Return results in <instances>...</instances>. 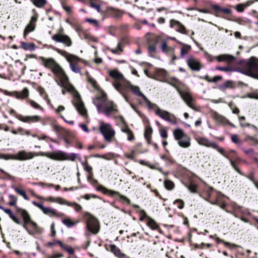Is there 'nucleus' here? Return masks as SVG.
Segmentation results:
<instances>
[{
	"label": "nucleus",
	"mask_w": 258,
	"mask_h": 258,
	"mask_svg": "<svg viewBox=\"0 0 258 258\" xmlns=\"http://www.w3.org/2000/svg\"><path fill=\"white\" fill-rule=\"evenodd\" d=\"M35 156H46L51 159L54 160L64 161L70 160L75 161L76 159L81 160L80 156L76 153L68 154L62 151H57L54 152H27L25 151H21L17 154H7L6 160H27L33 158Z\"/></svg>",
	"instance_id": "f257e3e1"
},
{
	"label": "nucleus",
	"mask_w": 258,
	"mask_h": 258,
	"mask_svg": "<svg viewBox=\"0 0 258 258\" xmlns=\"http://www.w3.org/2000/svg\"><path fill=\"white\" fill-rule=\"evenodd\" d=\"M41 63L46 68L50 69L55 75V81L60 87L67 88L69 90L73 89L70 84L69 78L61 67L53 58H45L41 56L39 58Z\"/></svg>",
	"instance_id": "f03ea898"
},
{
	"label": "nucleus",
	"mask_w": 258,
	"mask_h": 258,
	"mask_svg": "<svg viewBox=\"0 0 258 258\" xmlns=\"http://www.w3.org/2000/svg\"><path fill=\"white\" fill-rule=\"evenodd\" d=\"M53 49L66 58L69 63L70 69L72 72L76 74L81 72V68L79 64L84 61L83 59L77 55L68 53L66 50L57 48H53Z\"/></svg>",
	"instance_id": "7ed1b4c3"
},
{
	"label": "nucleus",
	"mask_w": 258,
	"mask_h": 258,
	"mask_svg": "<svg viewBox=\"0 0 258 258\" xmlns=\"http://www.w3.org/2000/svg\"><path fill=\"white\" fill-rule=\"evenodd\" d=\"M70 84L73 87V89L71 91H70L66 87H61L63 88L62 90V94L64 95L67 91L73 93L74 97L72 102L74 105L75 106L77 110L81 115L84 116H86L87 115V110L84 106V103L81 99V97L79 93L76 91L74 86L70 83Z\"/></svg>",
	"instance_id": "20e7f679"
},
{
	"label": "nucleus",
	"mask_w": 258,
	"mask_h": 258,
	"mask_svg": "<svg viewBox=\"0 0 258 258\" xmlns=\"http://www.w3.org/2000/svg\"><path fill=\"white\" fill-rule=\"evenodd\" d=\"M242 73L258 79V59L253 57L250 58L245 64Z\"/></svg>",
	"instance_id": "39448f33"
},
{
	"label": "nucleus",
	"mask_w": 258,
	"mask_h": 258,
	"mask_svg": "<svg viewBox=\"0 0 258 258\" xmlns=\"http://www.w3.org/2000/svg\"><path fill=\"white\" fill-rule=\"evenodd\" d=\"M99 129L106 141L109 143L112 142L115 137V131L110 124L101 122Z\"/></svg>",
	"instance_id": "423d86ee"
},
{
	"label": "nucleus",
	"mask_w": 258,
	"mask_h": 258,
	"mask_svg": "<svg viewBox=\"0 0 258 258\" xmlns=\"http://www.w3.org/2000/svg\"><path fill=\"white\" fill-rule=\"evenodd\" d=\"M173 134L175 139L178 141V144L182 148H186L190 146V138L180 128L173 131Z\"/></svg>",
	"instance_id": "0eeeda50"
},
{
	"label": "nucleus",
	"mask_w": 258,
	"mask_h": 258,
	"mask_svg": "<svg viewBox=\"0 0 258 258\" xmlns=\"http://www.w3.org/2000/svg\"><path fill=\"white\" fill-rule=\"evenodd\" d=\"M84 217L86 220L87 229L93 234H97L99 231V225L97 219L88 212L84 213Z\"/></svg>",
	"instance_id": "6e6552de"
},
{
	"label": "nucleus",
	"mask_w": 258,
	"mask_h": 258,
	"mask_svg": "<svg viewBox=\"0 0 258 258\" xmlns=\"http://www.w3.org/2000/svg\"><path fill=\"white\" fill-rule=\"evenodd\" d=\"M109 101L107 98L106 94L103 92H101L99 95L96 96L93 99V102L99 113H102L103 108Z\"/></svg>",
	"instance_id": "1a4fd4ad"
},
{
	"label": "nucleus",
	"mask_w": 258,
	"mask_h": 258,
	"mask_svg": "<svg viewBox=\"0 0 258 258\" xmlns=\"http://www.w3.org/2000/svg\"><path fill=\"white\" fill-rule=\"evenodd\" d=\"M156 115L161 117L162 119L169 122L172 124H176L177 121L175 116L169 112L162 110L157 107L155 110Z\"/></svg>",
	"instance_id": "9d476101"
},
{
	"label": "nucleus",
	"mask_w": 258,
	"mask_h": 258,
	"mask_svg": "<svg viewBox=\"0 0 258 258\" xmlns=\"http://www.w3.org/2000/svg\"><path fill=\"white\" fill-rule=\"evenodd\" d=\"M32 204L35 206L40 209L44 214L47 215L49 216H54L57 217H59L63 215V214L57 212L55 209L50 207H44L42 204L39 203L36 201H33Z\"/></svg>",
	"instance_id": "9b49d317"
},
{
	"label": "nucleus",
	"mask_w": 258,
	"mask_h": 258,
	"mask_svg": "<svg viewBox=\"0 0 258 258\" xmlns=\"http://www.w3.org/2000/svg\"><path fill=\"white\" fill-rule=\"evenodd\" d=\"M51 38L55 42L61 43L67 47H71L73 44L72 39L67 35L58 33L52 35Z\"/></svg>",
	"instance_id": "f8f14e48"
},
{
	"label": "nucleus",
	"mask_w": 258,
	"mask_h": 258,
	"mask_svg": "<svg viewBox=\"0 0 258 258\" xmlns=\"http://www.w3.org/2000/svg\"><path fill=\"white\" fill-rule=\"evenodd\" d=\"M38 15H35L31 18V20L28 25L26 26L24 31L23 36L26 38L27 35L30 32H33L35 29L36 23L37 21Z\"/></svg>",
	"instance_id": "ddd939ff"
},
{
	"label": "nucleus",
	"mask_w": 258,
	"mask_h": 258,
	"mask_svg": "<svg viewBox=\"0 0 258 258\" xmlns=\"http://www.w3.org/2000/svg\"><path fill=\"white\" fill-rule=\"evenodd\" d=\"M17 118L19 120L26 123L36 122L41 120V117L39 115L23 116L19 115L17 116Z\"/></svg>",
	"instance_id": "4468645a"
},
{
	"label": "nucleus",
	"mask_w": 258,
	"mask_h": 258,
	"mask_svg": "<svg viewBox=\"0 0 258 258\" xmlns=\"http://www.w3.org/2000/svg\"><path fill=\"white\" fill-rule=\"evenodd\" d=\"M20 212L24 220V223L23 225V228L28 232V233H33V232L28 228L27 226L28 224H30L32 221L29 215L25 210H21Z\"/></svg>",
	"instance_id": "2eb2a0df"
},
{
	"label": "nucleus",
	"mask_w": 258,
	"mask_h": 258,
	"mask_svg": "<svg viewBox=\"0 0 258 258\" xmlns=\"http://www.w3.org/2000/svg\"><path fill=\"white\" fill-rule=\"evenodd\" d=\"M188 66L193 71H200L201 66L200 62L193 56H189L186 60Z\"/></svg>",
	"instance_id": "dca6fc26"
},
{
	"label": "nucleus",
	"mask_w": 258,
	"mask_h": 258,
	"mask_svg": "<svg viewBox=\"0 0 258 258\" xmlns=\"http://www.w3.org/2000/svg\"><path fill=\"white\" fill-rule=\"evenodd\" d=\"M120 131L122 133L125 134L127 140L128 141H133L135 140V137L133 131L125 123H123V124L121 125Z\"/></svg>",
	"instance_id": "f3484780"
},
{
	"label": "nucleus",
	"mask_w": 258,
	"mask_h": 258,
	"mask_svg": "<svg viewBox=\"0 0 258 258\" xmlns=\"http://www.w3.org/2000/svg\"><path fill=\"white\" fill-rule=\"evenodd\" d=\"M117 111V109L116 105L112 101H109L103 108L102 113H104L107 116H109L111 113L116 112Z\"/></svg>",
	"instance_id": "a211bd4d"
},
{
	"label": "nucleus",
	"mask_w": 258,
	"mask_h": 258,
	"mask_svg": "<svg viewBox=\"0 0 258 258\" xmlns=\"http://www.w3.org/2000/svg\"><path fill=\"white\" fill-rule=\"evenodd\" d=\"M196 141L198 143L206 147L216 148L217 144L214 142L210 141L208 139L204 137H198L196 138Z\"/></svg>",
	"instance_id": "6ab92c4d"
},
{
	"label": "nucleus",
	"mask_w": 258,
	"mask_h": 258,
	"mask_svg": "<svg viewBox=\"0 0 258 258\" xmlns=\"http://www.w3.org/2000/svg\"><path fill=\"white\" fill-rule=\"evenodd\" d=\"M101 189L102 191H103V192L105 194H108L110 196H114L115 195H118L120 197V198L125 201L126 202L129 203H130V200L128 199H127L126 197L123 196V195H120L118 192L117 191H114V190H110V189H108L103 186H100L98 188V190H100Z\"/></svg>",
	"instance_id": "aec40b11"
},
{
	"label": "nucleus",
	"mask_w": 258,
	"mask_h": 258,
	"mask_svg": "<svg viewBox=\"0 0 258 258\" xmlns=\"http://www.w3.org/2000/svg\"><path fill=\"white\" fill-rule=\"evenodd\" d=\"M213 117L214 120L218 123L222 124L223 125L230 124L232 126L234 125L231 124L228 120L224 116L218 114L217 112H214L213 114Z\"/></svg>",
	"instance_id": "412c9836"
},
{
	"label": "nucleus",
	"mask_w": 258,
	"mask_h": 258,
	"mask_svg": "<svg viewBox=\"0 0 258 258\" xmlns=\"http://www.w3.org/2000/svg\"><path fill=\"white\" fill-rule=\"evenodd\" d=\"M46 201L50 202L52 203H56L60 205H67L68 206H71L70 203L61 197H53L51 196L47 197L45 199Z\"/></svg>",
	"instance_id": "4be33fe9"
},
{
	"label": "nucleus",
	"mask_w": 258,
	"mask_h": 258,
	"mask_svg": "<svg viewBox=\"0 0 258 258\" xmlns=\"http://www.w3.org/2000/svg\"><path fill=\"white\" fill-rule=\"evenodd\" d=\"M215 58H216V59L218 62L224 61L227 63H230L232 61H233V60H234L235 59V57L234 56H233L232 55H230V54H221V55L215 56Z\"/></svg>",
	"instance_id": "5701e85b"
},
{
	"label": "nucleus",
	"mask_w": 258,
	"mask_h": 258,
	"mask_svg": "<svg viewBox=\"0 0 258 258\" xmlns=\"http://www.w3.org/2000/svg\"><path fill=\"white\" fill-rule=\"evenodd\" d=\"M126 87L127 89L131 90L132 93L136 96L142 97L144 99V97H146L140 91V89L139 87L137 86H134L132 85L131 83H128L126 84Z\"/></svg>",
	"instance_id": "b1692460"
},
{
	"label": "nucleus",
	"mask_w": 258,
	"mask_h": 258,
	"mask_svg": "<svg viewBox=\"0 0 258 258\" xmlns=\"http://www.w3.org/2000/svg\"><path fill=\"white\" fill-rule=\"evenodd\" d=\"M109 75L114 80V81H122L124 79L122 74L117 70L110 71Z\"/></svg>",
	"instance_id": "393cba45"
},
{
	"label": "nucleus",
	"mask_w": 258,
	"mask_h": 258,
	"mask_svg": "<svg viewBox=\"0 0 258 258\" xmlns=\"http://www.w3.org/2000/svg\"><path fill=\"white\" fill-rule=\"evenodd\" d=\"M179 94L187 104L192 102L193 99L191 95L187 92L180 91Z\"/></svg>",
	"instance_id": "a878e982"
},
{
	"label": "nucleus",
	"mask_w": 258,
	"mask_h": 258,
	"mask_svg": "<svg viewBox=\"0 0 258 258\" xmlns=\"http://www.w3.org/2000/svg\"><path fill=\"white\" fill-rule=\"evenodd\" d=\"M6 214H7L11 218V219L15 222L16 223L18 224H21V220L20 219L17 218L14 214L12 213V211L10 209H5L4 210V211Z\"/></svg>",
	"instance_id": "bb28decb"
},
{
	"label": "nucleus",
	"mask_w": 258,
	"mask_h": 258,
	"mask_svg": "<svg viewBox=\"0 0 258 258\" xmlns=\"http://www.w3.org/2000/svg\"><path fill=\"white\" fill-rule=\"evenodd\" d=\"M109 50L113 54L120 55L123 51L122 44L118 43L116 47L110 48Z\"/></svg>",
	"instance_id": "cd10ccee"
},
{
	"label": "nucleus",
	"mask_w": 258,
	"mask_h": 258,
	"mask_svg": "<svg viewBox=\"0 0 258 258\" xmlns=\"http://www.w3.org/2000/svg\"><path fill=\"white\" fill-rule=\"evenodd\" d=\"M29 96V90L25 88L21 92H16V97L18 99H24Z\"/></svg>",
	"instance_id": "c85d7f7f"
},
{
	"label": "nucleus",
	"mask_w": 258,
	"mask_h": 258,
	"mask_svg": "<svg viewBox=\"0 0 258 258\" xmlns=\"http://www.w3.org/2000/svg\"><path fill=\"white\" fill-rule=\"evenodd\" d=\"M79 222V221L74 222L69 218L64 219L62 220V223L68 228H71L74 226L76 224L78 223Z\"/></svg>",
	"instance_id": "c756f323"
},
{
	"label": "nucleus",
	"mask_w": 258,
	"mask_h": 258,
	"mask_svg": "<svg viewBox=\"0 0 258 258\" xmlns=\"http://www.w3.org/2000/svg\"><path fill=\"white\" fill-rule=\"evenodd\" d=\"M152 133V128L151 126L146 127L144 134L145 138H146L148 144L150 143L151 139V134Z\"/></svg>",
	"instance_id": "7c9ffc66"
},
{
	"label": "nucleus",
	"mask_w": 258,
	"mask_h": 258,
	"mask_svg": "<svg viewBox=\"0 0 258 258\" xmlns=\"http://www.w3.org/2000/svg\"><path fill=\"white\" fill-rule=\"evenodd\" d=\"M30 224L31 225L32 227H33V229L31 231V232H33V233H29V234L30 235H34L36 233H38V234H40L42 232V229L38 227L37 224L33 222V221L31 222V223H30Z\"/></svg>",
	"instance_id": "2f4dec72"
},
{
	"label": "nucleus",
	"mask_w": 258,
	"mask_h": 258,
	"mask_svg": "<svg viewBox=\"0 0 258 258\" xmlns=\"http://www.w3.org/2000/svg\"><path fill=\"white\" fill-rule=\"evenodd\" d=\"M147 225L152 230H156L158 228V226L156 222L150 217H148Z\"/></svg>",
	"instance_id": "473e14b6"
},
{
	"label": "nucleus",
	"mask_w": 258,
	"mask_h": 258,
	"mask_svg": "<svg viewBox=\"0 0 258 258\" xmlns=\"http://www.w3.org/2000/svg\"><path fill=\"white\" fill-rule=\"evenodd\" d=\"M61 6L63 10L67 13L69 15H71L73 13V7L67 5L64 2L61 3Z\"/></svg>",
	"instance_id": "72a5a7b5"
},
{
	"label": "nucleus",
	"mask_w": 258,
	"mask_h": 258,
	"mask_svg": "<svg viewBox=\"0 0 258 258\" xmlns=\"http://www.w3.org/2000/svg\"><path fill=\"white\" fill-rule=\"evenodd\" d=\"M110 250L113 252L116 256L118 258L122 254L120 249L114 244H111L110 245Z\"/></svg>",
	"instance_id": "f704fd0d"
},
{
	"label": "nucleus",
	"mask_w": 258,
	"mask_h": 258,
	"mask_svg": "<svg viewBox=\"0 0 258 258\" xmlns=\"http://www.w3.org/2000/svg\"><path fill=\"white\" fill-rule=\"evenodd\" d=\"M27 102L33 108H34L36 109L40 110L41 111L44 110V109L42 107H41L39 104H38L37 102H36L35 101H34L33 100L29 99V100H28Z\"/></svg>",
	"instance_id": "c9c22d12"
},
{
	"label": "nucleus",
	"mask_w": 258,
	"mask_h": 258,
	"mask_svg": "<svg viewBox=\"0 0 258 258\" xmlns=\"http://www.w3.org/2000/svg\"><path fill=\"white\" fill-rule=\"evenodd\" d=\"M21 47L24 50H34V44L33 43H27L24 42H21Z\"/></svg>",
	"instance_id": "e433bc0d"
},
{
	"label": "nucleus",
	"mask_w": 258,
	"mask_h": 258,
	"mask_svg": "<svg viewBox=\"0 0 258 258\" xmlns=\"http://www.w3.org/2000/svg\"><path fill=\"white\" fill-rule=\"evenodd\" d=\"M191 49V47L189 45H184L180 50V56L181 57H184L187 54Z\"/></svg>",
	"instance_id": "4c0bfd02"
},
{
	"label": "nucleus",
	"mask_w": 258,
	"mask_h": 258,
	"mask_svg": "<svg viewBox=\"0 0 258 258\" xmlns=\"http://www.w3.org/2000/svg\"><path fill=\"white\" fill-rule=\"evenodd\" d=\"M32 2L35 6L38 8L43 7L47 3L46 0H33Z\"/></svg>",
	"instance_id": "58836bf2"
},
{
	"label": "nucleus",
	"mask_w": 258,
	"mask_h": 258,
	"mask_svg": "<svg viewBox=\"0 0 258 258\" xmlns=\"http://www.w3.org/2000/svg\"><path fill=\"white\" fill-rule=\"evenodd\" d=\"M164 184L165 188L168 190H171L174 187L173 182L169 180H165Z\"/></svg>",
	"instance_id": "ea45409f"
},
{
	"label": "nucleus",
	"mask_w": 258,
	"mask_h": 258,
	"mask_svg": "<svg viewBox=\"0 0 258 258\" xmlns=\"http://www.w3.org/2000/svg\"><path fill=\"white\" fill-rule=\"evenodd\" d=\"M14 190L17 192L18 194L22 196L25 200H28V198L26 194V192L24 190L20 189L17 187H14Z\"/></svg>",
	"instance_id": "a19ab883"
},
{
	"label": "nucleus",
	"mask_w": 258,
	"mask_h": 258,
	"mask_svg": "<svg viewBox=\"0 0 258 258\" xmlns=\"http://www.w3.org/2000/svg\"><path fill=\"white\" fill-rule=\"evenodd\" d=\"M162 51L165 53H168L171 50V48L168 46L166 41H164L161 46Z\"/></svg>",
	"instance_id": "79ce46f5"
},
{
	"label": "nucleus",
	"mask_w": 258,
	"mask_h": 258,
	"mask_svg": "<svg viewBox=\"0 0 258 258\" xmlns=\"http://www.w3.org/2000/svg\"><path fill=\"white\" fill-rule=\"evenodd\" d=\"M213 149H216L220 153H221L222 155H223L225 157L229 159L228 154L224 150L223 148H220L217 145V147L213 148Z\"/></svg>",
	"instance_id": "37998d69"
},
{
	"label": "nucleus",
	"mask_w": 258,
	"mask_h": 258,
	"mask_svg": "<svg viewBox=\"0 0 258 258\" xmlns=\"http://www.w3.org/2000/svg\"><path fill=\"white\" fill-rule=\"evenodd\" d=\"M144 101L147 105L149 108L151 109L155 108V109L158 107L155 104L151 103L146 97H144Z\"/></svg>",
	"instance_id": "c03bdc74"
},
{
	"label": "nucleus",
	"mask_w": 258,
	"mask_h": 258,
	"mask_svg": "<svg viewBox=\"0 0 258 258\" xmlns=\"http://www.w3.org/2000/svg\"><path fill=\"white\" fill-rule=\"evenodd\" d=\"M177 29H176V31L179 33H181L182 34H185L187 33L186 29L185 27L181 24L180 22L179 24L177 26Z\"/></svg>",
	"instance_id": "a18cd8bd"
},
{
	"label": "nucleus",
	"mask_w": 258,
	"mask_h": 258,
	"mask_svg": "<svg viewBox=\"0 0 258 258\" xmlns=\"http://www.w3.org/2000/svg\"><path fill=\"white\" fill-rule=\"evenodd\" d=\"M88 82L92 85V87L96 89H98V86L96 81L91 77L90 76L88 77Z\"/></svg>",
	"instance_id": "49530a36"
},
{
	"label": "nucleus",
	"mask_w": 258,
	"mask_h": 258,
	"mask_svg": "<svg viewBox=\"0 0 258 258\" xmlns=\"http://www.w3.org/2000/svg\"><path fill=\"white\" fill-rule=\"evenodd\" d=\"M9 197L10 199V201L9 202V205L10 206H15L16 205L17 200V198L14 196H13L12 195H10Z\"/></svg>",
	"instance_id": "de8ad7c7"
},
{
	"label": "nucleus",
	"mask_w": 258,
	"mask_h": 258,
	"mask_svg": "<svg viewBox=\"0 0 258 258\" xmlns=\"http://www.w3.org/2000/svg\"><path fill=\"white\" fill-rule=\"evenodd\" d=\"M174 204L180 209H181L184 207V202L179 199L176 200L174 202Z\"/></svg>",
	"instance_id": "09e8293b"
},
{
	"label": "nucleus",
	"mask_w": 258,
	"mask_h": 258,
	"mask_svg": "<svg viewBox=\"0 0 258 258\" xmlns=\"http://www.w3.org/2000/svg\"><path fill=\"white\" fill-rule=\"evenodd\" d=\"M186 187L191 192L195 193L197 192V185L195 184L190 183L186 186Z\"/></svg>",
	"instance_id": "8fccbe9b"
},
{
	"label": "nucleus",
	"mask_w": 258,
	"mask_h": 258,
	"mask_svg": "<svg viewBox=\"0 0 258 258\" xmlns=\"http://www.w3.org/2000/svg\"><path fill=\"white\" fill-rule=\"evenodd\" d=\"M62 249L67 251L69 254H72L74 253V249L71 246L64 245Z\"/></svg>",
	"instance_id": "3c124183"
},
{
	"label": "nucleus",
	"mask_w": 258,
	"mask_h": 258,
	"mask_svg": "<svg viewBox=\"0 0 258 258\" xmlns=\"http://www.w3.org/2000/svg\"><path fill=\"white\" fill-rule=\"evenodd\" d=\"M70 204L71 205L70 206L73 207L76 212H79L82 209V206L77 203H70Z\"/></svg>",
	"instance_id": "603ef678"
},
{
	"label": "nucleus",
	"mask_w": 258,
	"mask_h": 258,
	"mask_svg": "<svg viewBox=\"0 0 258 258\" xmlns=\"http://www.w3.org/2000/svg\"><path fill=\"white\" fill-rule=\"evenodd\" d=\"M156 73L157 75L161 76L162 77H165L166 75V72L164 70L157 69L156 71Z\"/></svg>",
	"instance_id": "864d4df0"
},
{
	"label": "nucleus",
	"mask_w": 258,
	"mask_h": 258,
	"mask_svg": "<svg viewBox=\"0 0 258 258\" xmlns=\"http://www.w3.org/2000/svg\"><path fill=\"white\" fill-rule=\"evenodd\" d=\"M120 82L121 81H114L113 83V85L114 87L116 90H117L119 92L120 91V88L121 86Z\"/></svg>",
	"instance_id": "5fc2aeb1"
},
{
	"label": "nucleus",
	"mask_w": 258,
	"mask_h": 258,
	"mask_svg": "<svg viewBox=\"0 0 258 258\" xmlns=\"http://www.w3.org/2000/svg\"><path fill=\"white\" fill-rule=\"evenodd\" d=\"M90 6L92 8L96 9L98 12H101V7H100V5L95 4V3H93V2H91Z\"/></svg>",
	"instance_id": "6e6d98bb"
},
{
	"label": "nucleus",
	"mask_w": 258,
	"mask_h": 258,
	"mask_svg": "<svg viewBox=\"0 0 258 258\" xmlns=\"http://www.w3.org/2000/svg\"><path fill=\"white\" fill-rule=\"evenodd\" d=\"M139 213L141 215V216H140V220L141 221H143L144 219L145 218H147L148 219V216L146 213V212H145L144 210H141L140 211H139Z\"/></svg>",
	"instance_id": "4d7b16f0"
},
{
	"label": "nucleus",
	"mask_w": 258,
	"mask_h": 258,
	"mask_svg": "<svg viewBox=\"0 0 258 258\" xmlns=\"http://www.w3.org/2000/svg\"><path fill=\"white\" fill-rule=\"evenodd\" d=\"M245 8L243 4H239L236 6V10L239 12H242Z\"/></svg>",
	"instance_id": "13d9d810"
},
{
	"label": "nucleus",
	"mask_w": 258,
	"mask_h": 258,
	"mask_svg": "<svg viewBox=\"0 0 258 258\" xmlns=\"http://www.w3.org/2000/svg\"><path fill=\"white\" fill-rule=\"evenodd\" d=\"M156 51V47L155 45H150L148 47V52L150 55H152Z\"/></svg>",
	"instance_id": "bf43d9fd"
},
{
	"label": "nucleus",
	"mask_w": 258,
	"mask_h": 258,
	"mask_svg": "<svg viewBox=\"0 0 258 258\" xmlns=\"http://www.w3.org/2000/svg\"><path fill=\"white\" fill-rule=\"evenodd\" d=\"M135 154V151L133 150L130 153H125V156L126 158L130 159H134Z\"/></svg>",
	"instance_id": "052dcab7"
},
{
	"label": "nucleus",
	"mask_w": 258,
	"mask_h": 258,
	"mask_svg": "<svg viewBox=\"0 0 258 258\" xmlns=\"http://www.w3.org/2000/svg\"><path fill=\"white\" fill-rule=\"evenodd\" d=\"M160 135L163 138L166 139L168 137L167 132L165 129H161L160 131Z\"/></svg>",
	"instance_id": "680f3d73"
},
{
	"label": "nucleus",
	"mask_w": 258,
	"mask_h": 258,
	"mask_svg": "<svg viewBox=\"0 0 258 258\" xmlns=\"http://www.w3.org/2000/svg\"><path fill=\"white\" fill-rule=\"evenodd\" d=\"M231 139L233 143L237 144L238 143L239 139H238L237 135H231Z\"/></svg>",
	"instance_id": "e2e57ef3"
},
{
	"label": "nucleus",
	"mask_w": 258,
	"mask_h": 258,
	"mask_svg": "<svg viewBox=\"0 0 258 258\" xmlns=\"http://www.w3.org/2000/svg\"><path fill=\"white\" fill-rule=\"evenodd\" d=\"M63 256V254L60 253H54L48 256V258H60Z\"/></svg>",
	"instance_id": "0e129e2a"
},
{
	"label": "nucleus",
	"mask_w": 258,
	"mask_h": 258,
	"mask_svg": "<svg viewBox=\"0 0 258 258\" xmlns=\"http://www.w3.org/2000/svg\"><path fill=\"white\" fill-rule=\"evenodd\" d=\"M179 22L174 19H172L170 21V26L172 28L174 26H177L179 24Z\"/></svg>",
	"instance_id": "69168bd1"
},
{
	"label": "nucleus",
	"mask_w": 258,
	"mask_h": 258,
	"mask_svg": "<svg viewBox=\"0 0 258 258\" xmlns=\"http://www.w3.org/2000/svg\"><path fill=\"white\" fill-rule=\"evenodd\" d=\"M216 69L218 70L225 71V72H228V71H230L231 70V69L229 67H218L216 68Z\"/></svg>",
	"instance_id": "338daca9"
},
{
	"label": "nucleus",
	"mask_w": 258,
	"mask_h": 258,
	"mask_svg": "<svg viewBox=\"0 0 258 258\" xmlns=\"http://www.w3.org/2000/svg\"><path fill=\"white\" fill-rule=\"evenodd\" d=\"M224 244L225 246L229 247L231 249H232V248H236V247H237V245H236L235 244H231V243H229L228 242H224Z\"/></svg>",
	"instance_id": "774afa93"
}]
</instances>
